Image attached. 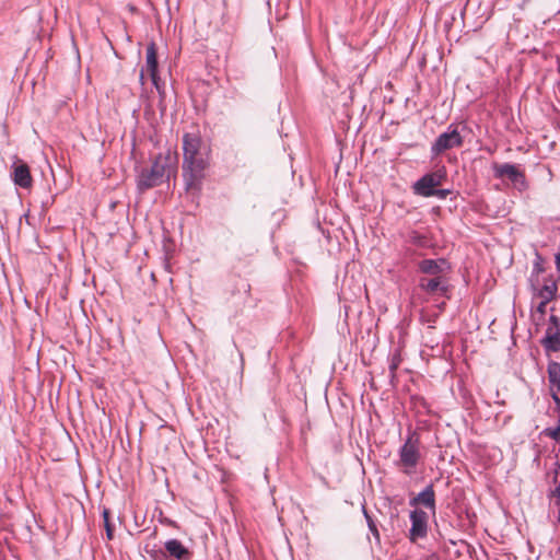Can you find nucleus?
I'll use <instances>...</instances> for the list:
<instances>
[{
  "instance_id": "nucleus-1",
  "label": "nucleus",
  "mask_w": 560,
  "mask_h": 560,
  "mask_svg": "<svg viewBox=\"0 0 560 560\" xmlns=\"http://www.w3.org/2000/svg\"><path fill=\"white\" fill-rule=\"evenodd\" d=\"M183 151L185 187L188 192L196 195L201 190L210 149L199 133L188 132L183 136Z\"/></svg>"
},
{
  "instance_id": "nucleus-2",
  "label": "nucleus",
  "mask_w": 560,
  "mask_h": 560,
  "mask_svg": "<svg viewBox=\"0 0 560 560\" xmlns=\"http://www.w3.org/2000/svg\"><path fill=\"white\" fill-rule=\"evenodd\" d=\"M176 174V159L167 152L159 153L150 167L142 168L137 176L138 189L143 191L168 182Z\"/></svg>"
},
{
  "instance_id": "nucleus-3",
  "label": "nucleus",
  "mask_w": 560,
  "mask_h": 560,
  "mask_svg": "<svg viewBox=\"0 0 560 560\" xmlns=\"http://www.w3.org/2000/svg\"><path fill=\"white\" fill-rule=\"evenodd\" d=\"M399 459L396 465L406 475L415 472L421 459L420 436L416 431H409L408 435L398 451Z\"/></svg>"
},
{
  "instance_id": "nucleus-4",
  "label": "nucleus",
  "mask_w": 560,
  "mask_h": 560,
  "mask_svg": "<svg viewBox=\"0 0 560 560\" xmlns=\"http://www.w3.org/2000/svg\"><path fill=\"white\" fill-rule=\"evenodd\" d=\"M492 168L495 178L502 180L508 179L520 191L527 188L525 175L516 165L510 163H494Z\"/></svg>"
},
{
  "instance_id": "nucleus-5",
  "label": "nucleus",
  "mask_w": 560,
  "mask_h": 560,
  "mask_svg": "<svg viewBox=\"0 0 560 560\" xmlns=\"http://www.w3.org/2000/svg\"><path fill=\"white\" fill-rule=\"evenodd\" d=\"M463 137L457 127L450 125L447 130L441 133L431 145V153L438 156L446 150L459 148L463 145Z\"/></svg>"
},
{
  "instance_id": "nucleus-6",
  "label": "nucleus",
  "mask_w": 560,
  "mask_h": 560,
  "mask_svg": "<svg viewBox=\"0 0 560 560\" xmlns=\"http://www.w3.org/2000/svg\"><path fill=\"white\" fill-rule=\"evenodd\" d=\"M444 177L445 173L442 171L428 173L413 184V192L422 197H432L435 194V188L442 184Z\"/></svg>"
},
{
  "instance_id": "nucleus-7",
  "label": "nucleus",
  "mask_w": 560,
  "mask_h": 560,
  "mask_svg": "<svg viewBox=\"0 0 560 560\" xmlns=\"http://www.w3.org/2000/svg\"><path fill=\"white\" fill-rule=\"evenodd\" d=\"M541 346L546 352L560 351V318L558 316L550 315Z\"/></svg>"
},
{
  "instance_id": "nucleus-8",
  "label": "nucleus",
  "mask_w": 560,
  "mask_h": 560,
  "mask_svg": "<svg viewBox=\"0 0 560 560\" xmlns=\"http://www.w3.org/2000/svg\"><path fill=\"white\" fill-rule=\"evenodd\" d=\"M409 518L411 527L409 529V539L415 542L420 538H424L428 535V521L429 515L427 512L420 509H415L410 512Z\"/></svg>"
},
{
  "instance_id": "nucleus-9",
  "label": "nucleus",
  "mask_w": 560,
  "mask_h": 560,
  "mask_svg": "<svg viewBox=\"0 0 560 560\" xmlns=\"http://www.w3.org/2000/svg\"><path fill=\"white\" fill-rule=\"evenodd\" d=\"M534 299L551 302L557 294L558 287L552 278L545 279L542 283L537 278L529 279Z\"/></svg>"
},
{
  "instance_id": "nucleus-10",
  "label": "nucleus",
  "mask_w": 560,
  "mask_h": 560,
  "mask_svg": "<svg viewBox=\"0 0 560 560\" xmlns=\"http://www.w3.org/2000/svg\"><path fill=\"white\" fill-rule=\"evenodd\" d=\"M419 271L431 277H445L451 271L450 262L444 258L423 259L418 264Z\"/></svg>"
},
{
  "instance_id": "nucleus-11",
  "label": "nucleus",
  "mask_w": 560,
  "mask_h": 560,
  "mask_svg": "<svg viewBox=\"0 0 560 560\" xmlns=\"http://www.w3.org/2000/svg\"><path fill=\"white\" fill-rule=\"evenodd\" d=\"M12 179L14 184L21 188L27 189L32 186L33 179L30 167L26 163L16 160L12 165Z\"/></svg>"
},
{
  "instance_id": "nucleus-12",
  "label": "nucleus",
  "mask_w": 560,
  "mask_h": 560,
  "mask_svg": "<svg viewBox=\"0 0 560 560\" xmlns=\"http://www.w3.org/2000/svg\"><path fill=\"white\" fill-rule=\"evenodd\" d=\"M419 287L422 291L429 294H441L444 295L447 292V279L446 277H421L419 280Z\"/></svg>"
},
{
  "instance_id": "nucleus-13",
  "label": "nucleus",
  "mask_w": 560,
  "mask_h": 560,
  "mask_svg": "<svg viewBox=\"0 0 560 560\" xmlns=\"http://www.w3.org/2000/svg\"><path fill=\"white\" fill-rule=\"evenodd\" d=\"M411 506L423 505L429 509L432 514H435V492L433 485H428L421 492H419L415 498L409 501Z\"/></svg>"
},
{
  "instance_id": "nucleus-14",
  "label": "nucleus",
  "mask_w": 560,
  "mask_h": 560,
  "mask_svg": "<svg viewBox=\"0 0 560 560\" xmlns=\"http://www.w3.org/2000/svg\"><path fill=\"white\" fill-rule=\"evenodd\" d=\"M145 70L149 73L152 83L156 89H159L158 57L154 43H150L147 47Z\"/></svg>"
},
{
  "instance_id": "nucleus-15",
  "label": "nucleus",
  "mask_w": 560,
  "mask_h": 560,
  "mask_svg": "<svg viewBox=\"0 0 560 560\" xmlns=\"http://www.w3.org/2000/svg\"><path fill=\"white\" fill-rule=\"evenodd\" d=\"M164 548L168 556L176 560H189L191 552L178 539H168L164 544Z\"/></svg>"
},
{
  "instance_id": "nucleus-16",
  "label": "nucleus",
  "mask_w": 560,
  "mask_h": 560,
  "mask_svg": "<svg viewBox=\"0 0 560 560\" xmlns=\"http://www.w3.org/2000/svg\"><path fill=\"white\" fill-rule=\"evenodd\" d=\"M549 389L560 392V363L550 361L547 365Z\"/></svg>"
},
{
  "instance_id": "nucleus-17",
  "label": "nucleus",
  "mask_w": 560,
  "mask_h": 560,
  "mask_svg": "<svg viewBox=\"0 0 560 560\" xmlns=\"http://www.w3.org/2000/svg\"><path fill=\"white\" fill-rule=\"evenodd\" d=\"M402 362L401 353L399 349H395L389 355V377L392 381L396 378V371Z\"/></svg>"
},
{
  "instance_id": "nucleus-18",
  "label": "nucleus",
  "mask_w": 560,
  "mask_h": 560,
  "mask_svg": "<svg viewBox=\"0 0 560 560\" xmlns=\"http://www.w3.org/2000/svg\"><path fill=\"white\" fill-rule=\"evenodd\" d=\"M362 511H363V515H364V517L366 520L368 527H369L371 534L374 536L376 542L380 544L381 542V537H380V532L377 529L376 523L374 522L372 516L369 514V512L366 511L365 506L362 508Z\"/></svg>"
},
{
  "instance_id": "nucleus-19",
  "label": "nucleus",
  "mask_w": 560,
  "mask_h": 560,
  "mask_svg": "<svg viewBox=\"0 0 560 560\" xmlns=\"http://www.w3.org/2000/svg\"><path fill=\"white\" fill-rule=\"evenodd\" d=\"M542 262H544L542 257L539 254H536L535 260L533 262V269H532L529 279H533V278L539 279L540 273H542L545 270Z\"/></svg>"
},
{
  "instance_id": "nucleus-20",
  "label": "nucleus",
  "mask_w": 560,
  "mask_h": 560,
  "mask_svg": "<svg viewBox=\"0 0 560 560\" xmlns=\"http://www.w3.org/2000/svg\"><path fill=\"white\" fill-rule=\"evenodd\" d=\"M545 435L555 440V441H559L560 440V419H559V424L555 428H547L545 429L544 431Z\"/></svg>"
},
{
  "instance_id": "nucleus-21",
  "label": "nucleus",
  "mask_w": 560,
  "mask_h": 560,
  "mask_svg": "<svg viewBox=\"0 0 560 560\" xmlns=\"http://www.w3.org/2000/svg\"><path fill=\"white\" fill-rule=\"evenodd\" d=\"M549 301L539 300L538 304L536 305L535 311L533 312V316L536 314H539L540 318H542L546 314L547 304Z\"/></svg>"
},
{
  "instance_id": "nucleus-22",
  "label": "nucleus",
  "mask_w": 560,
  "mask_h": 560,
  "mask_svg": "<svg viewBox=\"0 0 560 560\" xmlns=\"http://www.w3.org/2000/svg\"><path fill=\"white\" fill-rule=\"evenodd\" d=\"M559 393L560 392H557V389H550V395H551V398L556 405V408L558 410H560V397H559Z\"/></svg>"
},
{
  "instance_id": "nucleus-23",
  "label": "nucleus",
  "mask_w": 560,
  "mask_h": 560,
  "mask_svg": "<svg viewBox=\"0 0 560 560\" xmlns=\"http://www.w3.org/2000/svg\"><path fill=\"white\" fill-rule=\"evenodd\" d=\"M103 516H104V522H105L107 537L110 539L112 538V528H110L109 523H108V511L104 510Z\"/></svg>"
},
{
  "instance_id": "nucleus-24",
  "label": "nucleus",
  "mask_w": 560,
  "mask_h": 560,
  "mask_svg": "<svg viewBox=\"0 0 560 560\" xmlns=\"http://www.w3.org/2000/svg\"><path fill=\"white\" fill-rule=\"evenodd\" d=\"M448 194V190L446 189H436L435 188V194L433 196H436L439 197L440 199H444Z\"/></svg>"
},
{
  "instance_id": "nucleus-25",
  "label": "nucleus",
  "mask_w": 560,
  "mask_h": 560,
  "mask_svg": "<svg viewBox=\"0 0 560 560\" xmlns=\"http://www.w3.org/2000/svg\"><path fill=\"white\" fill-rule=\"evenodd\" d=\"M556 267H557V271H558L559 277H560V253H558L556 255Z\"/></svg>"
},
{
  "instance_id": "nucleus-26",
  "label": "nucleus",
  "mask_w": 560,
  "mask_h": 560,
  "mask_svg": "<svg viewBox=\"0 0 560 560\" xmlns=\"http://www.w3.org/2000/svg\"><path fill=\"white\" fill-rule=\"evenodd\" d=\"M140 79L143 80V70L140 73Z\"/></svg>"
}]
</instances>
